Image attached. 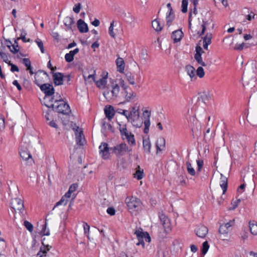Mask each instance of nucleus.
<instances>
[{
  "mask_svg": "<svg viewBox=\"0 0 257 257\" xmlns=\"http://www.w3.org/2000/svg\"><path fill=\"white\" fill-rule=\"evenodd\" d=\"M125 202L129 211L132 214L136 215L141 210L142 202L140 199L136 197H127L125 198Z\"/></svg>",
  "mask_w": 257,
  "mask_h": 257,
  "instance_id": "obj_1",
  "label": "nucleus"
},
{
  "mask_svg": "<svg viewBox=\"0 0 257 257\" xmlns=\"http://www.w3.org/2000/svg\"><path fill=\"white\" fill-rule=\"evenodd\" d=\"M119 131L120 133L121 138L123 140H126L127 143L131 147L136 146V142L134 135L127 131L126 124H121L118 123Z\"/></svg>",
  "mask_w": 257,
  "mask_h": 257,
  "instance_id": "obj_2",
  "label": "nucleus"
},
{
  "mask_svg": "<svg viewBox=\"0 0 257 257\" xmlns=\"http://www.w3.org/2000/svg\"><path fill=\"white\" fill-rule=\"evenodd\" d=\"M132 147L128 146L125 143H121L115 146L110 148V151L119 158L124 156L126 153H130L132 151Z\"/></svg>",
  "mask_w": 257,
  "mask_h": 257,
  "instance_id": "obj_3",
  "label": "nucleus"
},
{
  "mask_svg": "<svg viewBox=\"0 0 257 257\" xmlns=\"http://www.w3.org/2000/svg\"><path fill=\"white\" fill-rule=\"evenodd\" d=\"M35 84L39 86L41 90L45 94L44 100H48L50 95H53L55 93V89L53 85L50 83H44L41 84L38 82L36 79Z\"/></svg>",
  "mask_w": 257,
  "mask_h": 257,
  "instance_id": "obj_4",
  "label": "nucleus"
},
{
  "mask_svg": "<svg viewBox=\"0 0 257 257\" xmlns=\"http://www.w3.org/2000/svg\"><path fill=\"white\" fill-rule=\"evenodd\" d=\"M134 234L136 235L138 242L136 243L137 245H145L144 240L148 242L151 241V237L147 232H144L142 228H139L135 231Z\"/></svg>",
  "mask_w": 257,
  "mask_h": 257,
  "instance_id": "obj_5",
  "label": "nucleus"
},
{
  "mask_svg": "<svg viewBox=\"0 0 257 257\" xmlns=\"http://www.w3.org/2000/svg\"><path fill=\"white\" fill-rule=\"evenodd\" d=\"M58 104L54 107V110L59 113L68 116L71 112L69 105L64 101H60V102L57 103Z\"/></svg>",
  "mask_w": 257,
  "mask_h": 257,
  "instance_id": "obj_6",
  "label": "nucleus"
},
{
  "mask_svg": "<svg viewBox=\"0 0 257 257\" xmlns=\"http://www.w3.org/2000/svg\"><path fill=\"white\" fill-rule=\"evenodd\" d=\"M11 207L15 212L18 211L20 214H23L24 210L23 202L20 198L12 199L11 202Z\"/></svg>",
  "mask_w": 257,
  "mask_h": 257,
  "instance_id": "obj_7",
  "label": "nucleus"
},
{
  "mask_svg": "<svg viewBox=\"0 0 257 257\" xmlns=\"http://www.w3.org/2000/svg\"><path fill=\"white\" fill-rule=\"evenodd\" d=\"M29 146V144H26L23 142L21 143L19 153L21 157L24 160H27L32 158V156L28 150Z\"/></svg>",
  "mask_w": 257,
  "mask_h": 257,
  "instance_id": "obj_8",
  "label": "nucleus"
},
{
  "mask_svg": "<svg viewBox=\"0 0 257 257\" xmlns=\"http://www.w3.org/2000/svg\"><path fill=\"white\" fill-rule=\"evenodd\" d=\"M159 219L166 233H169L172 229L170 219L164 214L159 215Z\"/></svg>",
  "mask_w": 257,
  "mask_h": 257,
  "instance_id": "obj_9",
  "label": "nucleus"
},
{
  "mask_svg": "<svg viewBox=\"0 0 257 257\" xmlns=\"http://www.w3.org/2000/svg\"><path fill=\"white\" fill-rule=\"evenodd\" d=\"M139 108H136L135 106L133 107L129 113L130 118L129 119H131L134 125H136L137 127H140V126L137 124L135 123V121L139 119Z\"/></svg>",
  "mask_w": 257,
  "mask_h": 257,
  "instance_id": "obj_10",
  "label": "nucleus"
},
{
  "mask_svg": "<svg viewBox=\"0 0 257 257\" xmlns=\"http://www.w3.org/2000/svg\"><path fill=\"white\" fill-rule=\"evenodd\" d=\"M208 231L207 227L204 225L197 226L195 230L196 234L200 238H204L207 234Z\"/></svg>",
  "mask_w": 257,
  "mask_h": 257,
  "instance_id": "obj_11",
  "label": "nucleus"
},
{
  "mask_svg": "<svg viewBox=\"0 0 257 257\" xmlns=\"http://www.w3.org/2000/svg\"><path fill=\"white\" fill-rule=\"evenodd\" d=\"M234 224V220H231L228 222L220 226L219 228V232L221 234H227L229 231V228Z\"/></svg>",
  "mask_w": 257,
  "mask_h": 257,
  "instance_id": "obj_12",
  "label": "nucleus"
},
{
  "mask_svg": "<svg viewBox=\"0 0 257 257\" xmlns=\"http://www.w3.org/2000/svg\"><path fill=\"white\" fill-rule=\"evenodd\" d=\"M122 93L123 94V95L124 96V100L123 101L119 102V104H124L126 102H130L136 96V94L135 92H134L133 91L128 92L127 91V90L122 92Z\"/></svg>",
  "mask_w": 257,
  "mask_h": 257,
  "instance_id": "obj_13",
  "label": "nucleus"
},
{
  "mask_svg": "<svg viewBox=\"0 0 257 257\" xmlns=\"http://www.w3.org/2000/svg\"><path fill=\"white\" fill-rule=\"evenodd\" d=\"M156 147L157 149V153L164 151L166 148L165 139L163 137L159 138L156 141Z\"/></svg>",
  "mask_w": 257,
  "mask_h": 257,
  "instance_id": "obj_14",
  "label": "nucleus"
},
{
  "mask_svg": "<svg viewBox=\"0 0 257 257\" xmlns=\"http://www.w3.org/2000/svg\"><path fill=\"white\" fill-rule=\"evenodd\" d=\"M53 81L55 85L63 84L64 75L62 73L56 72L53 75Z\"/></svg>",
  "mask_w": 257,
  "mask_h": 257,
  "instance_id": "obj_15",
  "label": "nucleus"
},
{
  "mask_svg": "<svg viewBox=\"0 0 257 257\" xmlns=\"http://www.w3.org/2000/svg\"><path fill=\"white\" fill-rule=\"evenodd\" d=\"M72 193L68 190V191L62 197L61 199L56 203L53 209L55 207L60 205H66L68 202V198H70Z\"/></svg>",
  "mask_w": 257,
  "mask_h": 257,
  "instance_id": "obj_16",
  "label": "nucleus"
},
{
  "mask_svg": "<svg viewBox=\"0 0 257 257\" xmlns=\"http://www.w3.org/2000/svg\"><path fill=\"white\" fill-rule=\"evenodd\" d=\"M183 36V33L181 30H177L173 32L171 38L173 39L174 43H176L180 42Z\"/></svg>",
  "mask_w": 257,
  "mask_h": 257,
  "instance_id": "obj_17",
  "label": "nucleus"
},
{
  "mask_svg": "<svg viewBox=\"0 0 257 257\" xmlns=\"http://www.w3.org/2000/svg\"><path fill=\"white\" fill-rule=\"evenodd\" d=\"M146 113L147 114V116L146 118H145V119L144 122L145 125L144 133L145 134H148L149 131V127L150 125V117L151 115V112L148 110H145L143 112V114L144 115H145Z\"/></svg>",
  "mask_w": 257,
  "mask_h": 257,
  "instance_id": "obj_18",
  "label": "nucleus"
},
{
  "mask_svg": "<svg viewBox=\"0 0 257 257\" xmlns=\"http://www.w3.org/2000/svg\"><path fill=\"white\" fill-rule=\"evenodd\" d=\"M77 28L80 33H84L88 31V26L82 20L79 19L77 21Z\"/></svg>",
  "mask_w": 257,
  "mask_h": 257,
  "instance_id": "obj_19",
  "label": "nucleus"
},
{
  "mask_svg": "<svg viewBox=\"0 0 257 257\" xmlns=\"http://www.w3.org/2000/svg\"><path fill=\"white\" fill-rule=\"evenodd\" d=\"M75 136H76V142L77 145L79 146H83L84 145V142L85 141L84 139L83 134L82 131H78V130H76L75 132Z\"/></svg>",
  "mask_w": 257,
  "mask_h": 257,
  "instance_id": "obj_20",
  "label": "nucleus"
},
{
  "mask_svg": "<svg viewBox=\"0 0 257 257\" xmlns=\"http://www.w3.org/2000/svg\"><path fill=\"white\" fill-rule=\"evenodd\" d=\"M63 22L64 24L66 27V30L67 31H72V26L75 23L73 18L70 17H66L64 18Z\"/></svg>",
  "mask_w": 257,
  "mask_h": 257,
  "instance_id": "obj_21",
  "label": "nucleus"
},
{
  "mask_svg": "<svg viewBox=\"0 0 257 257\" xmlns=\"http://www.w3.org/2000/svg\"><path fill=\"white\" fill-rule=\"evenodd\" d=\"M116 65L117 66V71L121 73H124L125 63L122 58L118 57L116 60Z\"/></svg>",
  "mask_w": 257,
  "mask_h": 257,
  "instance_id": "obj_22",
  "label": "nucleus"
},
{
  "mask_svg": "<svg viewBox=\"0 0 257 257\" xmlns=\"http://www.w3.org/2000/svg\"><path fill=\"white\" fill-rule=\"evenodd\" d=\"M220 186L223 190L222 194H224L227 189V178L222 174H221Z\"/></svg>",
  "mask_w": 257,
  "mask_h": 257,
  "instance_id": "obj_23",
  "label": "nucleus"
},
{
  "mask_svg": "<svg viewBox=\"0 0 257 257\" xmlns=\"http://www.w3.org/2000/svg\"><path fill=\"white\" fill-rule=\"evenodd\" d=\"M104 112L106 117L109 120L111 119L114 115V110L113 107L110 105L104 109Z\"/></svg>",
  "mask_w": 257,
  "mask_h": 257,
  "instance_id": "obj_24",
  "label": "nucleus"
},
{
  "mask_svg": "<svg viewBox=\"0 0 257 257\" xmlns=\"http://www.w3.org/2000/svg\"><path fill=\"white\" fill-rule=\"evenodd\" d=\"M185 70L187 72L188 75L190 76L191 80L193 79H196V77L195 76V69L194 67L191 65H187L185 67Z\"/></svg>",
  "mask_w": 257,
  "mask_h": 257,
  "instance_id": "obj_25",
  "label": "nucleus"
},
{
  "mask_svg": "<svg viewBox=\"0 0 257 257\" xmlns=\"http://www.w3.org/2000/svg\"><path fill=\"white\" fill-rule=\"evenodd\" d=\"M55 97L53 95H50L49 97L48 100H44L45 102V105L48 108H52V110L54 111V105L53 103L55 102Z\"/></svg>",
  "mask_w": 257,
  "mask_h": 257,
  "instance_id": "obj_26",
  "label": "nucleus"
},
{
  "mask_svg": "<svg viewBox=\"0 0 257 257\" xmlns=\"http://www.w3.org/2000/svg\"><path fill=\"white\" fill-rule=\"evenodd\" d=\"M175 19V15L173 12H168L166 14V25L170 27Z\"/></svg>",
  "mask_w": 257,
  "mask_h": 257,
  "instance_id": "obj_27",
  "label": "nucleus"
},
{
  "mask_svg": "<svg viewBox=\"0 0 257 257\" xmlns=\"http://www.w3.org/2000/svg\"><path fill=\"white\" fill-rule=\"evenodd\" d=\"M143 146L144 151L147 153H150L151 148V143L149 138L144 139L143 142Z\"/></svg>",
  "mask_w": 257,
  "mask_h": 257,
  "instance_id": "obj_28",
  "label": "nucleus"
},
{
  "mask_svg": "<svg viewBox=\"0 0 257 257\" xmlns=\"http://www.w3.org/2000/svg\"><path fill=\"white\" fill-rule=\"evenodd\" d=\"M107 77V74L105 76L102 77L99 80L94 81L95 82V84H96L97 87H98L99 88H101V87L104 88L107 83V80H106Z\"/></svg>",
  "mask_w": 257,
  "mask_h": 257,
  "instance_id": "obj_29",
  "label": "nucleus"
},
{
  "mask_svg": "<svg viewBox=\"0 0 257 257\" xmlns=\"http://www.w3.org/2000/svg\"><path fill=\"white\" fill-rule=\"evenodd\" d=\"M103 95L107 101H110L116 98L114 94L112 93L111 90L106 89L103 93Z\"/></svg>",
  "mask_w": 257,
  "mask_h": 257,
  "instance_id": "obj_30",
  "label": "nucleus"
},
{
  "mask_svg": "<svg viewBox=\"0 0 257 257\" xmlns=\"http://www.w3.org/2000/svg\"><path fill=\"white\" fill-rule=\"evenodd\" d=\"M126 80L130 84L135 85V75L130 72H127L125 74Z\"/></svg>",
  "mask_w": 257,
  "mask_h": 257,
  "instance_id": "obj_31",
  "label": "nucleus"
},
{
  "mask_svg": "<svg viewBox=\"0 0 257 257\" xmlns=\"http://www.w3.org/2000/svg\"><path fill=\"white\" fill-rule=\"evenodd\" d=\"M249 227L250 233L253 235L257 234V223L254 221H250L249 222Z\"/></svg>",
  "mask_w": 257,
  "mask_h": 257,
  "instance_id": "obj_32",
  "label": "nucleus"
},
{
  "mask_svg": "<svg viewBox=\"0 0 257 257\" xmlns=\"http://www.w3.org/2000/svg\"><path fill=\"white\" fill-rule=\"evenodd\" d=\"M36 257H47V250H46L45 246L43 242H42V245L40 247V250L37 254Z\"/></svg>",
  "mask_w": 257,
  "mask_h": 257,
  "instance_id": "obj_33",
  "label": "nucleus"
},
{
  "mask_svg": "<svg viewBox=\"0 0 257 257\" xmlns=\"http://www.w3.org/2000/svg\"><path fill=\"white\" fill-rule=\"evenodd\" d=\"M152 25L154 30L157 32L161 31L163 28L162 26H161L160 22L157 19L152 21Z\"/></svg>",
  "mask_w": 257,
  "mask_h": 257,
  "instance_id": "obj_34",
  "label": "nucleus"
},
{
  "mask_svg": "<svg viewBox=\"0 0 257 257\" xmlns=\"http://www.w3.org/2000/svg\"><path fill=\"white\" fill-rule=\"evenodd\" d=\"M136 173L134 174L135 177L138 180L142 179L144 177V171L143 170H141L140 166H138L137 168Z\"/></svg>",
  "mask_w": 257,
  "mask_h": 257,
  "instance_id": "obj_35",
  "label": "nucleus"
},
{
  "mask_svg": "<svg viewBox=\"0 0 257 257\" xmlns=\"http://www.w3.org/2000/svg\"><path fill=\"white\" fill-rule=\"evenodd\" d=\"M0 56L2 59L6 63L8 64L11 61H9V58L10 56L9 54H7L4 52L3 50H1L0 51Z\"/></svg>",
  "mask_w": 257,
  "mask_h": 257,
  "instance_id": "obj_36",
  "label": "nucleus"
},
{
  "mask_svg": "<svg viewBox=\"0 0 257 257\" xmlns=\"http://www.w3.org/2000/svg\"><path fill=\"white\" fill-rule=\"evenodd\" d=\"M186 165L188 173L191 176H194L196 172L194 169L192 167L191 164L189 162H187Z\"/></svg>",
  "mask_w": 257,
  "mask_h": 257,
  "instance_id": "obj_37",
  "label": "nucleus"
},
{
  "mask_svg": "<svg viewBox=\"0 0 257 257\" xmlns=\"http://www.w3.org/2000/svg\"><path fill=\"white\" fill-rule=\"evenodd\" d=\"M210 97L209 94L206 93L205 92H203L200 94V96L198 97V99L199 100H201L203 102H205L206 101L210 99Z\"/></svg>",
  "mask_w": 257,
  "mask_h": 257,
  "instance_id": "obj_38",
  "label": "nucleus"
},
{
  "mask_svg": "<svg viewBox=\"0 0 257 257\" xmlns=\"http://www.w3.org/2000/svg\"><path fill=\"white\" fill-rule=\"evenodd\" d=\"M99 154L106 152V151L110 150V148L108 147V144L106 143H102L99 147Z\"/></svg>",
  "mask_w": 257,
  "mask_h": 257,
  "instance_id": "obj_39",
  "label": "nucleus"
},
{
  "mask_svg": "<svg viewBox=\"0 0 257 257\" xmlns=\"http://www.w3.org/2000/svg\"><path fill=\"white\" fill-rule=\"evenodd\" d=\"M26 35H27L26 31L25 30L22 29L21 30V34L20 37L18 38L17 40L22 39L23 42L24 43H26L27 42H30L31 41L30 39H28V40L26 39Z\"/></svg>",
  "mask_w": 257,
  "mask_h": 257,
  "instance_id": "obj_40",
  "label": "nucleus"
},
{
  "mask_svg": "<svg viewBox=\"0 0 257 257\" xmlns=\"http://www.w3.org/2000/svg\"><path fill=\"white\" fill-rule=\"evenodd\" d=\"M7 47L10 49V51L13 54L18 53L19 52V45H12V47H11V45H7Z\"/></svg>",
  "mask_w": 257,
  "mask_h": 257,
  "instance_id": "obj_41",
  "label": "nucleus"
},
{
  "mask_svg": "<svg viewBox=\"0 0 257 257\" xmlns=\"http://www.w3.org/2000/svg\"><path fill=\"white\" fill-rule=\"evenodd\" d=\"M114 23V22L112 21L110 23V26L108 28V34L111 38L115 39L116 37V36H115V33L113 31Z\"/></svg>",
  "mask_w": 257,
  "mask_h": 257,
  "instance_id": "obj_42",
  "label": "nucleus"
},
{
  "mask_svg": "<svg viewBox=\"0 0 257 257\" xmlns=\"http://www.w3.org/2000/svg\"><path fill=\"white\" fill-rule=\"evenodd\" d=\"M209 248V245L207 241H204L202 244V247L201 249L202 253L204 255L205 254Z\"/></svg>",
  "mask_w": 257,
  "mask_h": 257,
  "instance_id": "obj_43",
  "label": "nucleus"
},
{
  "mask_svg": "<svg viewBox=\"0 0 257 257\" xmlns=\"http://www.w3.org/2000/svg\"><path fill=\"white\" fill-rule=\"evenodd\" d=\"M212 35L210 33H207L205 37L203 38V43H211Z\"/></svg>",
  "mask_w": 257,
  "mask_h": 257,
  "instance_id": "obj_44",
  "label": "nucleus"
},
{
  "mask_svg": "<svg viewBox=\"0 0 257 257\" xmlns=\"http://www.w3.org/2000/svg\"><path fill=\"white\" fill-rule=\"evenodd\" d=\"M24 225L27 228V229L32 232L33 230V224L27 220H25L24 222Z\"/></svg>",
  "mask_w": 257,
  "mask_h": 257,
  "instance_id": "obj_45",
  "label": "nucleus"
},
{
  "mask_svg": "<svg viewBox=\"0 0 257 257\" xmlns=\"http://www.w3.org/2000/svg\"><path fill=\"white\" fill-rule=\"evenodd\" d=\"M188 0H182V12L183 13H185L187 12V7H188Z\"/></svg>",
  "mask_w": 257,
  "mask_h": 257,
  "instance_id": "obj_46",
  "label": "nucleus"
},
{
  "mask_svg": "<svg viewBox=\"0 0 257 257\" xmlns=\"http://www.w3.org/2000/svg\"><path fill=\"white\" fill-rule=\"evenodd\" d=\"M194 59L197 62V63L202 66H205L206 65L204 62H203L202 56L201 55H194Z\"/></svg>",
  "mask_w": 257,
  "mask_h": 257,
  "instance_id": "obj_47",
  "label": "nucleus"
},
{
  "mask_svg": "<svg viewBox=\"0 0 257 257\" xmlns=\"http://www.w3.org/2000/svg\"><path fill=\"white\" fill-rule=\"evenodd\" d=\"M35 42L37 44L39 48H40L41 52L42 53H44L45 52V49L43 46V43L41 39L39 38H37L35 40Z\"/></svg>",
  "mask_w": 257,
  "mask_h": 257,
  "instance_id": "obj_48",
  "label": "nucleus"
},
{
  "mask_svg": "<svg viewBox=\"0 0 257 257\" xmlns=\"http://www.w3.org/2000/svg\"><path fill=\"white\" fill-rule=\"evenodd\" d=\"M41 234L42 235H49L50 232L49 229L47 228V222H45V223L44 225H43V227L42 229V230L41 231Z\"/></svg>",
  "mask_w": 257,
  "mask_h": 257,
  "instance_id": "obj_49",
  "label": "nucleus"
},
{
  "mask_svg": "<svg viewBox=\"0 0 257 257\" xmlns=\"http://www.w3.org/2000/svg\"><path fill=\"white\" fill-rule=\"evenodd\" d=\"M112 93L114 94V95L117 97L119 92V86L117 84H115L114 85L112 86Z\"/></svg>",
  "mask_w": 257,
  "mask_h": 257,
  "instance_id": "obj_50",
  "label": "nucleus"
},
{
  "mask_svg": "<svg viewBox=\"0 0 257 257\" xmlns=\"http://www.w3.org/2000/svg\"><path fill=\"white\" fill-rule=\"evenodd\" d=\"M196 74L198 76H199L200 78H202L204 76V71L203 68L200 66L199 67L196 71Z\"/></svg>",
  "mask_w": 257,
  "mask_h": 257,
  "instance_id": "obj_51",
  "label": "nucleus"
},
{
  "mask_svg": "<svg viewBox=\"0 0 257 257\" xmlns=\"http://www.w3.org/2000/svg\"><path fill=\"white\" fill-rule=\"evenodd\" d=\"M65 59L66 62H71L74 60V56L69 52L65 54Z\"/></svg>",
  "mask_w": 257,
  "mask_h": 257,
  "instance_id": "obj_52",
  "label": "nucleus"
},
{
  "mask_svg": "<svg viewBox=\"0 0 257 257\" xmlns=\"http://www.w3.org/2000/svg\"><path fill=\"white\" fill-rule=\"evenodd\" d=\"M8 64L11 67V71L12 72H14L16 71H19V67L16 65L12 63L11 62H9Z\"/></svg>",
  "mask_w": 257,
  "mask_h": 257,
  "instance_id": "obj_53",
  "label": "nucleus"
},
{
  "mask_svg": "<svg viewBox=\"0 0 257 257\" xmlns=\"http://www.w3.org/2000/svg\"><path fill=\"white\" fill-rule=\"evenodd\" d=\"M206 23H207L206 22H205V21H203V23L201 25L202 31H201V32H198L197 33L198 35L199 36H201L204 35V34L205 33V31L206 30Z\"/></svg>",
  "mask_w": 257,
  "mask_h": 257,
  "instance_id": "obj_54",
  "label": "nucleus"
},
{
  "mask_svg": "<svg viewBox=\"0 0 257 257\" xmlns=\"http://www.w3.org/2000/svg\"><path fill=\"white\" fill-rule=\"evenodd\" d=\"M119 84L124 91H127V89L128 87V86L125 83L123 79H120L119 80Z\"/></svg>",
  "mask_w": 257,
  "mask_h": 257,
  "instance_id": "obj_55",
  "label": "nucleus"
},
{
  "mask_svg": "<svg viewBox=\"0 0 257 257\" xmlns=\"http://www.w3.org/2000/svg\"><path fill=\"white\" fill-rule=\"evenodd\" d=\"M195 51H196V53H195V55H199V56L200 55L201 56L202 54L204 53L202 48L200 46H198V45L196 46V47L195 48Z\"/></svg>",
  "mask_w": 257,
  "mask_h": 257,
  "instance_id": "obj_56",
  "label": "nucleus"
},
{
  "mask_svg": "<svg viewBox=\"0 0 257 257\" xmlns=\"http://www.w3.org/2000/svg\"><path fill=\"white\" fill-rule=\"evenodd\" d=\"M196 162L198 166L197 172H200L203 168L204 162L202 160H197Z\"/></svg>",
  "mask_w": 257,
  "mask_h": 257,
  "instance_id": "obj_57",
  "label": "nucleus"
},
{
  "mask_svg": "<svg viewBox=\"0 0 257 257\" xmlns=\"http://www.w3.org/2000/svg\"><path fill=\"white\" fill-rule=\"evenodd\" d=\"M82 6L81 3H78L76 5H75L74 7L73 8V11L76 13L78 14L79 13L81 9Z\"/></svg>",
  "mask_w": 257,
  "mask_h": 257,
  "instance_id": "obj_58",
  "label": "nucleus"
},
{
  "mask_svg": "<svg viewBox=\"0 0 257 257\" xmlns=\"http://www.w3.org/2000/svg\"><path fill=\"white\" fill-rule=\"evenodd\" d=\"M194 6V8L193 10H191L190 11H192V13H193L194 15H196L197 14V6L198 5V2H197L196 0L194 1L192 3Z\"/></svg>",
  "mask_w": 257,
  "mask_h": 257,
  "instance_id": "obj_59",
  "label": "nucleus"
},
{
  "mask_svg": "<svg viewBox=\"0 0 257 257\" xmlns=\"http://www.w3.org/2000/svg\"><path fill=\"white\" fill-rule=\"evenodd\" d=\"M53 95L55 98V103H59L60 102V101H63L61 95L58 93H56V94L54 93Z\"/></svg>",
  "mask_w": 257,
  "mask_h": 257,
  "instance_id": "obj_60",
  "label": "nucleus"
},
{
  "mask_svg": "<svg viewBox=\"0 0 257 257\" xmlns=\"http://www.w3.org/2000/svg\"><path fill=\"white\" fill-rule=\"evenodd\" d=\"M23 63L27 68L31 66V61L28 58H24L23 59Z\"/></svg>",
  "mask_w": 257,
  "mask_h": 257,
  "instance_id": "obj_61",
  "label": "nucleus"
},
{
  "mask_svg": "<svg viewBox=\"0 0 257 257\" xmlns=\"http://www.w3.org/2000/svg\"><path fill=\"white\" fill-rule=\"evenodd\" d=\"M99 154L103 159L106 160V159H107L109 158V151H106V152H103Z\"/></svg>",
  "mask_w": 257,
  "mask_h": 257,
  "instance_id": "obj_62",
  "label": "nucleus"
},
{
  "mask_svg": "<svg viewBox=\"0 0 257 257\" xmlns=\"http://www.w3.org/2000/svg\"><path fill=\"white\" fill-rule=\"evenodd\" d=\"M107 213L111 216L115 215V210L113 207H108L106 210Z\"/></svg>",
  "mask_w": 257,
  "mask_h": 257,
  "instance_id": "obj_63",
  "label": "nucleus"
},
{
  "mask_svg": "<svg viewBox=\"0 0 257 257\" xmlns=\"http://www.w3.org/2000/svg\"><path fill=\"white\" fill-rule=\"evenodd\" d=\"M83 227L84 233H88L89 231L90 226L86 222H83Z\"/></svg>",
  "mask_w": 257,
  "mask_h": 257,
  "instance_id": "obj_64",
  "label": "nucleus"
}]
</instances>
